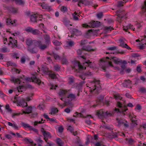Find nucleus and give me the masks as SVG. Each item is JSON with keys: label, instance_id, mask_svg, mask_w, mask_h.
<instances>
[{"label": "nucleus", "instance_id": "nucleus-1", "mask_svg": "<svg viewBox=\"0 0 146 146\" xmlns=\"http://www.w3.org/2000/svg\"><path fill=\"white\" fill-rule=\"evenodd\" d=\"M41 71L44 73L46 74L49 75V77L53 79L57 78L58 76V75H56L54 73H53L51 71L49 72L47 68L45 66H42Z\"/></svg>", "mask_w": 146, "mask_h": 146}, {"label": "nucleus", "instance_id": "nucleus-2", "mask_svg": "<svg viewBox=\"0 0 146 146\" xmlns=\"http://www.w3.org/2000/svg\"><path fill=\"white\" fill-rule=\"evenodd\" d=\"M88 85L89 86L90 91L91 92H92L99 87V82L98 81H95L93 82H90L89 83Z\"/></svg>", "mask_w": 146, "mask_h": 146}, {"label": "nucleus", "instance_id": "nucleus-3", "mask_svg": "<svg viewBox=\"0 0 146 146\" xmlns=\"http://www.w3.org/2000/svg\"><path fill=\"white\" fill-rule=\"evenodd\" d=\"M100 25V23L97 21H92L89 25L87 24H84L82 25V26L84 27L88 28L89 27H98Z\"/></svg>", "mask_w": 146, "mask_h": 146}, {"label": "nucleus", "instance_id": "nucleus-4", "mask_svg": "<svg viewBox=\"0 0 146 146\" xmlns=\"http://www.w3.org/2000/svg\"><path fill=\"white\" fill-rule=\"evenodd\" d=\"M26 80L27 81L32 82H33L36 83L38 85H40L41 83L40 80L37 78L36 76H34L32 78H26Z\"/></svg>", "mask_w": 146, "mask_h": 146}, {"label": "nucleus", "instance_id": "nucleus-5", "mask_svg": "<svg viewBox=\"0 0 146 146\" xmlns=\"http://www.w3.org/2000/svg\"><path fill=\"white\" fill-rule=\"evenodd\" d=\"M41 131L42 133L44 136V139L46 142H47V139L51 137L50 133L48 132L45 131L44 129L42 128L41 129Z\"/></svg>", "mask_w": 146, "mask_h": 146}, {"label": "nucleus", "instance_id": "nucleus-6", "mask_svg": "<svg viewBox=\"0 0 146 146\" xmlns=\"http://www.w3.org/2000/svg\"><path fill=\"white\" fill-rule=\"evenodd\" d=\"M25 143L28 145L27 146H37L33 142V141L30 139L27 138H25L24 139ZM38 146H41L40 145H38Z\"/></svg>", "mask_w": 146, "mask_h": 146}, {"label": "nucleus", "instance_id": "nucleus-7", "mask_svg": "<svg viewBox=\"0 0 146 146\" xmlns=\"http://www.w3.org/2000/svg\"><path fill=\"white\" fill-rule=\"evenodd\" d=\"M27 15H30V17L31 18H40L42 17V16L41 15H38L37 13H31L29 11L27 13Z\"/></svg>", "mask_w": 146, "mask_h": 146}, {"label": "nucleus", "instance_id": "nucleus-8", "mask_svg": "<svg viewBox=\"0 0 146 146\" xmlns=\"http://www.w3.org/2000/svg\"><path fill=\"white\" fill-rule=\"evenodd\" d=\"M9 43L8 44L12 47L17 46V41L15 39H13L11 37H10L9 39Z\"/></svg>", "mask_w": 146, "mask_h": 146}, {"label": "nucleus", "instance_id": "nucleus-9", "mask_svg": "<svg viewBox=\"0 0 146 146\" xmlns=\"http://www.w3.org/2000/svg\"><path fill=\"white\" fill-rule=\"evenodd\" d=\"M74 64L75 66L73 67L74 68H75L76 69V68H77L80 70L86 69V67L82 66L79 62H76L74 63Z\"/></svg>", "mask_w": 146, "mask_h": 146}, {"label": "nucleus", "instance_id": "nucleus-10", "mask_svg": "<svg viewBox=\"0 0 146 146\" xmlns=\"http://www.w3.org/2000/svg\"><path fill=\"white\" fill-rule=\"evenodd\" d=\"M6 22L7 25H15L17 23V21L14 19H6Z\"/></svg>", "mask_w": 146, "mask_h": 146}, {"label": "nucleus", "instance_id": "nucleus-11", "mask_svg": "<svg viewBox=\"0 0 146 146\" xmlns=\"http://www.w3.org/2000/svg\"><path fill=\"white\" fill-rule=\"evenodd\" d=\"M18 105L22 107L26 106L27 105V103L24 102V100L22 99L20 102H18Z\"/></svg>", "mask_w": 146, "mask_h": 146}, {"label": "nucleus", "instance_id": "nucleus-12", "mask_svg": "<svg viewBox=\"0 0 146 146\" xmlns=\"http://www.w3.org/2000/svg\"><path fill=\"white\" fill-rule=\"evenodd\" d=\"M7 124L9 126H11L15 129H18V126L15 122L12 123L10 122H7Z\"/></svg>", "mask_w": 146, "mask_h": 146}, {"label": "nucleus", "instance_id": "nucleus-13", "mask_svg": "<svg viewBox=\"0 0 146 146\" xmlns=\"http://www.w3.org/2000/svg\"><path fill=\"white\" fill-rule=\"evenodd\" d=\"M11 80L13 81L15 83H17V84H20L22 80V79H16L15 78H12Z\"/></svg>", "mask_w": 146, "mask_h": 146}, {"label": "nucleus", "instance_id": "nucleus-14", "mask_svg": "<svg viewBox=\"0 0 146 146\" xmlns=\"http://www.w3.org/2000/svg\"><path fill=\"white\" fill-rule=\"evenodd\" d=\"M110 60L114 62L116 64H118L120 62L119 60L116 57H113L110 59Z\"/></svg>", "mask_w": 146, "mask_h": 146}, {"label": "nucleus", "instance_id": "nucleus-15", "mask_svg": "<svg viewBox=\"0 0 146 146\" xmlns=\"http://www.w3.org/2000/svg\"><path fill=\"white\" fill-rule=\"evenodd\" d=\"M123 30L125 31H126L128 29H130L135 30V28H133V27L131 24H129L127 26H124L123 27Z\"/></svg>", "mask_w": 146, "mask_h": 146}, {"label": "nucleus", "instance_id": "nucleus-16", "mask_svg": "<svg viewBox=\"0 0 146 146\" xmlns=\"http://www.w3.org/2000/svg\"><path fill=\"white\" fill-rule=\"evenodd\" d=\"M5 109L7 112L10 113H12V110L9 105L7 104L5 106Z\"/></svg>", "mask_w": 146, "mask_h": 146}, {"label": "nucleus", "instance_id": "nucleus-17", "mask_svg": "<svg viewBox=\"0 0 146 146\" xmlns=\"http://www.w3.org/2000/svg\"><path fill=\"white\" fill-rule=\"evenodd\" d=\"M109 58L107 57L106 58H104L101 60L102 61H104L105 62H108V63L109 66L113 67V66L111 64V62L109 61Z\"/></svg>", "mask_w": 146, "mask_h": 146}, {"label": "nucleus", "instance_id": "nucleus-18", "mask_svg": "<svg viewBox=\"0 0 146 146\" xmlns=\"http://www.w3.org/2000/svg\"><path fill=\"white\" fill-rule=\"evenodd\" d=\"M57 131L59 133L62 132L63 131V128L61 126H58L56 127Z\"/></svg>", "mask_w": 146, "mask_h": 146}, {"label": "nucleus", "instance_id": "nucleus-19", "mask_svg": "<svg viewBox=\"0 0 146 146\" xmlns=\"http://www.w3.org/2000/svg\"><path fill=\"white\" fill-rule=\"evenodd\" d=\"M17 89L18 92H22L23 91L25 90L26 88L24 86H20L18 87L17 88Z\"/></svg>", "mask_w": 146, "mask_h": 146}, {"label": "nucleus", "instance_id": "nucleus-20", "mask_svg": "<svg viewBox=\"0 0 146 146\" xmlns=\"http://www.w3.org/2000/svg\"><path fill=\"white\" fill-rule=\"evenodd\" d=\"M41 6L42 9H46L48 11L50 10L51 9L50 7L47 4H43L41 5Z\"/></svg>", "mask_w": 146, "mask_h": 146}, {"label": "nucleus", "instance_id": "nucleus-21", "mask_svg": "<svg viewBox=\"0 0 146 146\" xmlns=\"http://www.w3.org/2000/svg\"><path fill=\"white\" fill-rule=\"evenodd\" d=\"M22 125L24 128L29 130H30V129H31V128H32V126L27 123H22Z\"/></svg>", "mask_w": 146, "mask_h": 146}, {"label": "nucleus", "instance_id": "nucleus-22", "mask_svg": "<svg viewBox=\"0 0 146 146\" xmlns=\"http://www.w3.org/2000/svg\"><path fill=\"white\" fill-rule=\"evenodd\" d=\"M47 45H42L41 43H39L38 46L40 49L44 50L47 47Z\"/></svg>", "mask_w": 146, "mask_h": 146}, {"label": "nucleus", "instance_id": "nucleus-23", "mask_svg": "<svg viewBox=\"0 0 146 146\" xmlns=\"http://www.w3.org/2000/svg\"><path fill=\"white\" fill-rule=\"evenodd\" d=\"M56 142L59 145V146H62L63 144V142L59 138H57L56 140Z\"/></svg>", "mask_w": 146, "mask_h": 146}, {"label": "nucleus", "instance_id": "nucleus-24", "mask_svg": "<svg viewBox=\"0 0 146 146\" xmlns=\"http://www.w3.org/2000/svg\"><path fill=\"white\" fill-rule=\"evenodd\" d=\"M142 11L143 12V15L146 16V1L145 2V5L143 8Z\"/></svg>", "mask_w": 146, "mask_h": 146}, {"label": "nucleus", "instance_id": "nucleus-25", "mask_svg": "<svg viewBox=\"0 0 146 146\" xmlns=\"http://www.w3.org/2000/svg\"><path fill=\"white\" fill-rule=\"evenodd\" d=\"M67 96L69 100H72L74 99L75 98V96L72 94H70Z\"/></svg>", "mask_w": 146, "mask_h": 146}, {"label": "nucleus", "instance_id": "nucleus-26", "mask_svg": "<svg viewBox=\"0 0 146 146\" xmlns=\"http://www.w3.org/2000/svg\"><path fill=\"white\" fill-rule=\"evenodd\" d=\"M32 111V108L31 107H29L25 111H23V113H29L31 112Z\"/></svg>", "mask_w": 146, "mask_h": 146}, {"label": "nucleus", "instance_id": "nucleus-27", "mask_svg": "<svg viewBox=\"0 0 146 146\" xmlns=\"http://www.w3.org/2000/svg\"><path fill=\"white\" fill-rule=\"evenodd\" d=\"M15 1L17 3L20 5H23L25 2L24 0H15Z\"/></svg>", "mask_w": 146, "mask_h": 146}, {"label": "nucleus", "instance_id": "nucleus-28", "mask_svg": "<svg viewBox=\"0 0 146 146\" xmlns=\"http://www.w3.org/2000/svg\"><path fill=\"white\" fill-rule=\"evenodd\" d=\"M58 110L56 108H53L51 109V114L52 115L54 114L57 112Z\"/></svg>", "mask_w": 146, "mask_h": 146}, {"label": "nucleus", "instance_id": "nucleus-29", "mask_svg": "<svg viewBox=\"0 0 146 146\" xmlns=\"http://www.w3.org/2000/svg\"><path fill=\"white\" fill-rule=\"evenodd\" d=\"M119 45L120 46L123 48H126L128 49L130 48V47L126 44H125L123 43H121Z\"/></svg>", "mask_w": 146, "mask_h": 146}, {"label": "nucleus", "instance_id": "nucleus-30", "mask_svg": "<svg viewBox=\"0 0 146 146\" xmlns=\"http://www.w3.org/2000/svg\"><path fill=\"white\" fill-rule=\"evenodd\" d=\"M67 93V92L66 91L64 90H62L60 92L59 94L60 96H64V95H66Z\"/></svg>", "mask_w": 146, "mask_h": 146}, {"label": "nucleus", "instance_id": "nucleus-31", "mask_svg": "<svg viewBox=\"0 0 146 146\" xmlns=\"http://www.w3.org/2000/svg\"><path fill=\"white\" fill-rule=\"evenodd\" d=\"M12 117L13 118H15L17 116H18L19 115L20 113H17L16 112H13L12 113H11Z\"/></svg>", "mask_w": 146, "mask_h": 146}, {"label": "nucleus", "instance_id": "nucleus-32", "mask_svg": "<svg viewBox=\"0 0 146 146\" xmlns=\"http://www.w3.org/2000/svg\"><path fill=\"white\" fill-rule=\"evenodd\" d=\"M73 18L76 19L80 17L81 15L77 14L75 13L72 14Z\"/></svg>", "mask_w": 146, "mask_h": 146}, {"label": "nucleus", "instance_id": "nucleus-33", "mask_svg": "<svg viewBox=\"0 0 146 146\" xmlns=\"http://www.w3.org/2000/svg\"><path fill=\"white\" fill-rule=\"evenodd\" d=\"M53 43L55 45L59 46L61 44V42L56 40H54L53 41Z\"/></svg>", "mask_w": 146, "mask_h": 146}, {"label": "nucleus", "instance_id": "nucleus-34", "mask_svg": "<svg viewBox=\"0 0 146 146\" xmlns=\"http://www.w3.org/2000/svg\"><path fill=\"white\" fill-rule=\"evenodd\" d=\"M66 43L68 44V45L66 46H72L74 44V42L72 41L67 42Z\"/></svg>", "mask_w": 146, "mask_h": 146}, {"label": "nucleus", "instance_id": "nucleus-35", "mask_svg": "<svg viewBox=\"0 0 146 146\" xmlns=\"http://www.w3.org/2000/svg\"><path fill=\"white\" fill-rule=\"evenodd\" d=\"M26 43L27 45L30 46L32 44V41L31 39H28L26 40Z\"/></svg>", "mask_w": 146, "mask_h": 146}, {"label": "nucleus", "instance_id": "nucleus-36", "mask_svg": "<svg viewBox=\"0 0 146 146\" xmlns=\"http://www.w3.org/2000/svg\"><path fill=\"white\" fill-rule=\"evenodd\" d=\"M129 117L132 122L133 123H134V124H137L135 118H133V117H132V116L131 115H130Z\"/></svg>", "mask_w": 146, "mask_h": 146}, {"label": "nucleus", "instance_id": "nucleus-37", "mask_svg": "<svg viewBox=\"0 0 146 146\" xmlns=\"http://www.w3.org/2000/svg\"><path fill=\"white\" fill-rule=\"evenodd\" d=\"M31 33L34 35H36L39 33V31L36 29H33Z\"/></svg>", "mask_w": 146, "mask_h": 146}, {"label": "nucleus", "instance_id": "nucleus-38", "mask_svg": "<svg viewBox=\"0 0 146 146\" xmlns=\"http://www.w3.org/2000/svg\"><path fill=\"white\" fill-rule=\"evenodd\" d=\"M60 10L61 11L65 12L66 11L67 9L65 7L62 6Z\"/></svg>", "mask_w": 146, "mask_h": 146}, {"label": "nucleus", "instance_id": "nucleus-39", "mask_svg": "<svg viewBox=\"0 0 146 146\" xmlns=\"http://www.w3.org/2000/svg\"><path fill=\"white\" fill-rule=\"evenodd\" d=\"M33 30L32 28L30 27H28L27 29H26L25 30L28 32H32V31Z\"/></svg>", "mask_w": 146, "mask_h": 146}, {"label": "nucleus", "instance_id": "nucleus-40", "mask_svg": "<svg viewBox=\"0 0 146 146\" xmlns=\"http://www.w3.org/2000/svg\"><path fill=\"white\" fill-rule=\"evenodd\" d=\"M60 66L58 65H56L54 66V69L56 71L60 69Z\"/></svg>", "mask_w": 146, "mask_h": 146}, {"label": "nucleus", "instance_id": "nucleus-41", "mask_svg": "<svg viewBox=\"0 0 146 146\" xmlns=\"http://www.w3.org/2000/svg\"><path fill=\"white\" fill-rule=\"evenodd\" d=\"M29 50L33 53H36L37 51V50L35 48H33V49H30Z\"/></svg>", "mask_w": 146, "mask_h": 146}, {"label": "nucleus", "instance_id": "nucleus-42", "mask_svg": "<svg viewBox=\"0 0 146 146\" xmlns=\"http://www.w3.org/2000/svg\"><path fill=\"white\" fill-rule=\"evenodd\" d=\"M43 122H44V121H43V120L42 119L41 121H35V122L34 123V125H36L38 123H43Z\"/></svg>", "mask_w": 146, "mask_h": 146}, {"label": "nucleus", "instance_id": "nucleus-43", "mask_svg": "<svg viewBox=\"0 0 146 146\" xmlns=\"http://www.w3.org/2000/svg\"><path fill=\"white\" fill-rule=\"evenodd\" d=\"M83 49L87 51H90V49L87 46H84L83 48Z\"/></svg>", "mask_w": 146, "mask_h": 146}, {"label": "nucleus", "instance_id": "nucleus-44", "mask_svg": "<svg viewBox=\"0 0 146 146\" xmlns=\"http://www.w3.org/2000/svg\"><path fill=\"white\" fill-rule=\"evenodd\" d=\"M73 130V127L70 126H69L68 129V130L72 132Z\"/></svg>", "mask_w": 146, "mask_h": 146}, {"label": "nucleus", "instance_id": "nucleus-45", "mask_svg": "<svg viewBox=\"0 0 146 146\" xmlns=\"http://www.w3.org/2000/svg\"><path fill=\"white\" fill-rule=\"evenodd\" d=\"M97 17L98 18H101L103 17V14L102 13L98 14H97Z\"/></svg>", "mask_w": 146, "mask_h": 146}, {"label": "nucleus", "instance_id": "nucleus-46", "mask_svg": "<svg viewBox=\"0 0 146 146\" xmlns=\"http://www.w3.org/2000/svg\"><path fill=\"white\" fill-rule=\"evenodd\" d=\"M31 22L32 23H35L37 22L36 19H31Z\"/></svg>", "mask_w": 146, "mask_h": 146}, {"label": "nucleus", "instance_id": "nucleus-47", "mask_svg": "<svg viewBox=\"0 0 146 146\" xmlns=\"http://www.w3.org/2000/svg\"><path fill=\"white\" fill-rule=\"evenodd\" d=\"M11 134L13 135V136L14 137H19L20 136V134L18 133H17L16 134H15L14 133H11Z\"/></svg>", "mask_w": 146, "mask_h": 146}, {"label": "nucleus", "instance_id": "nucleus-48", "mask_svg": "<svg viewBox=\"0 0 146 146\" xmlns=\"http://www.w3.org/2000/svg\"><path fill=\"white\" fill-rule=\"evenodd\" d=\"M71 110L69 108H67L64 110V111L67 113H69L70 112Z\"/></svg>", "mask_w": 146, "mask_h": 146}, {"label": "nucleus", "instance_id": "nucleus-49", "mask_svg": "<svg viewBox=\"0 0 146 146\" xmlns=\"http://www.w3.org/2000/svg\"><path fill=\"white\" fill-rule=\"evenodd\" d=\"M19 33L18 31L12 33V34L14 36H17V35H19Z\"/></svg>", "mask_w": 146, "mask_h": 146}, {"label": "nucleus", "instance_id": "nucleus-50", "mask_svg": "<svg viewBox=\"0 0 146 146\" xmlns=\"http://www.w3.org/2000/svg\"><path fill=\"white\" fill-rule=\"evenodd\" d=\"M48 120L50 121L51 122H56V119L53 118H49Z\"/></svg>", "mask_w": 146, "mask_h": 146}, {"label": "nucleus", "instance_id": "nucleus-51", "mask_svg": "<svg viewBox=\"0 0 146 146\" xmlns=\"http://www.w3.org/2000/svg\"><path fill=\"white\" fill-rule=\"evenodd\" d=\"M123 3H123V1H120L118 2L117 4L118 6H121L123 5Z\"/></svg>", "mask_w": 146, "mask_h": 146}, {"label": "nucleus", "instance_id": "nucleus-52", "mask_svg": "<svg viewBox=\"0 0 146 146\" xmlns=\"http://www.w3.org/2000/svg\"><path fill=\"white\" fill-rule=\"evenodd\" d=\"M141 108V106L140 105H138L135 108V109L138 110H140Z\"/></svg>", "mask_w": 146, "mask_h": 146}, {"label": "nucleus", "instance_id": "nucleus-53", "mask_svg": "<svg viewBox=\"0 0 146 146\" xmlns=\"http://www.w3.org/2000/svg\"><path fill=\"white\" fill-rule=\"evenodd\" d=\"M45 39L46 40H47V42L48 43L50 40L49 36L48 35H46V37H45Z\"/></svg>", "mask_w": 146, "mask_h": 146}, {"label": "nucleus", "instance_id": "nucleus-54", "mask_svg": "<svg viewBox=\"0 0 146 146\" xmlns=\"http://www.w3.org/2000/svg\"><path fill=\"white\" fill-rule=\"evenodd\" d=\"M83 3H84L83 1L82 0H80L79 1L78 3V6H81L80 4H83Z\"/></svg>", "mask_w": 146, "mask_h": 146}, {"label": "nucleus", "instance_id": "nucleus-55", "mask_svg": "<svg viewBox=\"0 0 146 146\" xmlns=\"http://www.w3.org/2000/svg\"><path fill=\"white\" fill-rule=\"evenodd\" d=\"M131 82L129 80L125 81V84H126L127 85H130V83H131Z\"/></svg>", "mask_w": 146, "mask_h": 146}, {"label": "nucleus", "instance_id": "nucleus-56", "mask_svg": "<svg viewBox=\"0 0 146 146\" xmlns=\"http://www.w3.org/2000/svg\"><path fill=\"white\" fill-rule=\"evenodd\" d=\"M12 72L15 71L17 73H19V71L17 69H16L15 68H13L12 69Z\"/></svg>", "mask_w": 146, "mask_h": 146}, {"label": "nucleus", "instance_id": "nucleus-57", "mask_svg": "<svg viewBox=\"0 0 146 146\" xmlns=\"http://www.w3.org/2000/svg\"><path fill=\"white\" fill-rule=\"evenodd\" d=\"M31 128V129H30V130L33 131H34V132H37V131H38L36 129L33 127L32 126V128Z\"/></svg>", "mask_w": 146, "mask_h": 146}, {"label": "nucleus", "instance_id": "nucleus-58", "mask_svg": "<svg viewBox=\"0 0 146 146\" xmlns=\"http://www.w3.org/2000/svg\"><path fill=\"white\" fill-rule=\"evenodd\" d=\"M6 137L7 138L9 139H10L12 138L10 134H7L6 135Z\"/></svg>", "mask_w": 146, "mask_h": 146}, {"label": "nucleus", "instance_id": "nucleus-59", "mask_svg": "<svg viewBox=\"0 0 146 146\" xmlns=\"http://www.w3.org/2000/svg\"><path fill=\"white\" fill-rule=\"evenodd\" d=\"M25 58L24 57H22L21 58V63H23L25 62Z\"/></svg>", "mask_w": 146, "mask_h": 146}, {"label": "nucleus", "instance_id": "nucleus-60", "mask_svg": "<svg viewBox=\"0 0 146 146\" xmlns=\"http://www.w3.org/2000/svg\"><path fill=\"white\" fill-rule=\"evenodd\" d=\"M91 63V62L90 61H88L87 62H86L85 63H84V64H85L86 66L87 65L89 66L90 64Z\"/></svg>", "mask_w": 146, "mask_h": 146}, {"label": "nucleus", "instance_id": "nucleus-61", "mask_svg": "<svg viewBox=\"0 0 146 146\" xmlns=\"http://www.w3.org/2000/svg\"><path fill=\"white\" fill-rule=\"evenodd\" d=\"M43 115L45 118L47 119V120H48L49 118V117L47 115L45 114H44Z\"/></svg>", "mask_w": 146, "mask_h": 146}, {"label": "nucleus", "instance_id": "nucleus-62", "mask_svg": "<svg viewBox=\"0 0 146 146\" xmlns=\"http://www.w3.org/2000/svg\"><path fill=\"white\" fill-rule=\"evenodd\" d=\"M57 86L56 85H52L51 87L50 88L51 89H55L56 87Z\"/></svg>", "mask_w": 146, "mask_h": 146}, {"label": "nucleus", "instance_id": "nucleus-63", "mask_svg": "<svg viewBox=\"0 0 146 146\" xmlns=\"http://www.w3.org/2000/svg\"><path fill=\"white\" fill-rule=\"evenodd\" d=\"M86 43V41L85 40H82L81 41V43H80V44L81 45H83V44H85Z\"/></svg>", "mask_w": 146, "mask_h": 146}, {"label": "nucleus", "instance_id": "nucleus-64", "mask_svg": "<svg viewBox=\"0 0 146 146\" xmlns=\"http://www.w3.org/2000/svg\"><path fill=\"white\" fill-rule=\"evenodd\" d=\"M97 113L99 117L101 116L102 115V112L99 111Z\"/></svg>", "mask_w": 146, "mask_h": 146}]
</instances>
